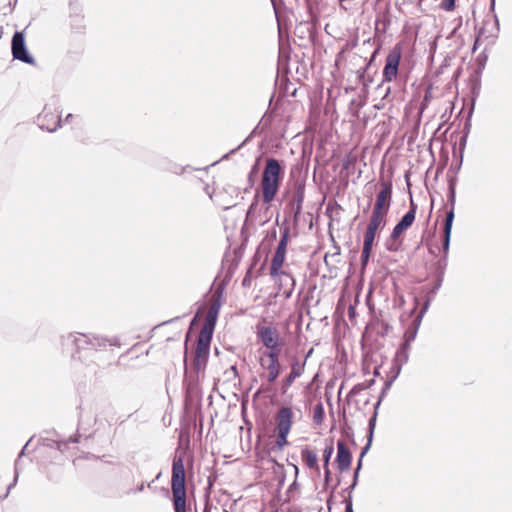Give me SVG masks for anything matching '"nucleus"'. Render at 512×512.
<instances>
[{
  "instance_id": "f257e3e1",
  "label": "nucleus",
  "mask_w": 512,
  "mask_h": 512,
  "mask_svg": "<svg viewBox=\"0 0 512 512\" xmlns=\"http://www.w3.org/2000/svg\"><path fill=\"white\" fill-rule=\"evenodd\" d=\"M283 177L284 170L279 161L275 158H268L260 181L261 198L264 204L269 205L275 199Z\"/></svg>"
},
{
  "instance_id": "f03ea898",
  "label": "nucleus",
  "mask_w": 512,
  "mask_h": 512,
  "mask_svg": "<svg viewBox=\"0 0 512 512\" xmlns=\"http://www.w3.org/2000/svg\"><path fill=\"white\" fill-rule=\"evenodd\" d=\"M186 472L184 460L176 456L172 462L171 490L175 512H187Z\"/></svg>"
},
{
  "instance_id": "7ed1b4c3",
  "label": "nucleus",
  "mask_w": 512,
  "mask_h": 512,
  "mask_svg": "<svg viewBox=\"0 0 512 512\" xmlns=\"http://www.w3.org/2000/svg\"><path fill=\"white\" fill-rule=\"evenodd\" d=\"M257 341L265 348L263 351L282 352L285 339L276 324L263 318L256 325Z\"/></svg>"
},
{
  "instance_id": "20e7f679",
  "label": "nucleus",
  "mask_w": 512,
  "mask_h": 512,
  "mask_svg": "<svg viewBox=\"0 0 512 512\" xmlns=\"http://www.w3.org/2000/svg\"><path fill=\"white\" fill-rule=\"evenodd\" d=\"M281 352L259 350L258 364L260 366L259 377L267 383H274L282 372L280 363Z\"/></svg>"
},
{
  "instance_id": "39448f33",
  "label": "nucleus",
  "mask_w": 512,
  "mask_h": 512,
  "mask_svg": "<svg viewBox=\"0 0 512 512\" xmlns=\"http://www.w3.org/2000/svg\"><path fill=\"white\" fill-rule=\"evenodd\" d=\"M295 412L291 406H281L274 415L275 443L282 449L288 444L287 437L293 426Z\"/></svg>"
},
{
  "instance_id": "423d86ee",
  "label": "nucleus",
  "mask_w": 512,
  "mask_h": 512,
  "mask_svg": "<svg viewBox=\"0 0 512 512\" xmlns=\"http://www.w3.org/2000/svg\"><path fill=\"white\" fill-rule=\"evenodd\" d=\"M417 212V205L410 199V206L408 212L401 218V220L395 225L390 234L389 239L386 243L387 250L391 252H397L401 249L403 240L401 239L402 234L412 226L415 221Z\"/></svg>"
},
{
  "instance_id": "0eeeda50",
  "label": "nucleus",
  "mask_w": 512,
  "mask_h": 512,
  "mask_svg": "<svg viewBox=\"0 0 512 512\" xmlns=\"http://www.w3.org/2000/svg\"><path fill=\"white\" fill-rule=\"evenodd\" d=\"M402 52L403 49L401 44H396L387 54L382 71V83H390L397 79L402 59Z\"/></svg>"
},
{
  "instance_id": "6e6552de",
  "label": "nucleus",
  "mask_w": 512,
  "mask_h": 512,
  "mask_svg": "<svg viewBox=\"0 0 512 512\" xmlns=\"http://www.w3.org/2000/svg\"><path fill=\"white\" fill-rule=\"evenodd\" d=\"M379 187L372 212L388 216L392 203L393 185L391 181H381Z\"/></svg>"
},
{
  "instance_id": "1a4fd4ad",
  "label": "nucleus",
  "mask_w": 512,
  "mask_h": 512,
  "mask_svg": "<svg viewBox=\"0 0 512 512\" xmlns=\"http://www.w3.org/2000/svg\"><path fill=\"white\" fill-rule=\"evenodd\" d=\"M212 336L200 334L198 335L197 344L194 352L193 358V368L196 372L203 371L207 365L209 352H210V344H211Z\"/></svg>"
},
{
  "instance_id": "9d476101",
  "label": "nucleus",
  "mask_w": 512,
  "mask_h": 512,
  "mask_svg": "<svg viewBox=\"0 0 512 512\" xmlns=\"http://www.w3.org/2000/svg\"><path fill=\"white\" fill-rule=\"evenodd\" d=\"M289 241V229L286 228L281 236V239L278 243L275 254L272 257L271 265H270V276L275 277L278 274H281L282 267L284 265L286 259V251L287 245Z\"/></svg>"
},
{
  "instance_id": "9b49d317",
  "label": "nucleus",
  "mask_w": 512,
  "mask_h": 512,
  "mask_svg": "<svg viewBox=\"0 0 512 512\" xmlns=\"http://www.w3.org/2000/svg\"><path fill=\"white\" fill-rule=\"evenodd\" d=\"M221 308V291H216L211 299V304L205 316V321L200 334L212 336Z\"/></svg>"
},
{
  "instance_id": "f8f14e48",
  "label": "nucleus",
  "mask_w": 512,
  "mask_h": 512,
  "mask_svg": "<svg viewBox=\"0 0 512 512\" xmlns=\"http://www.w3.org/2000/svg\"><path fill=\"white\" fill-rule=\"evenodd\" d=\"M387 223V215L371 212L366 231L364 233L365 240L375 241L376 235L379 231L384 229Z\"/></svg>"
},
{
  "instance_id": "ddd939ff",
  "label": "nucleus",
  "mask_w": 512,
  "mask_h": 512,
  "mask_svg": "<svg viewBox=\"0 0 512 512\" xmlns=\"http://www.w3.org/2000/svg\"><path fill=\"white\" fill-rule=\"evenodd\" d=\"M277 285V294H282L284 298L288 299L291 297L295 289V279L292 274L285 271H281V274L273 277Z\"/></svg>"
},
{
  "instance_id": "4468645a",
  "label": "nucleus",
  "mask_w": 512,
  "mask_h": 512,
  "mask_svg": "<svg viewBox=\"0 0 512 512\" xmlns=\"http://www.w3.org/2000/svg\"><path fill=\"white\" fill-rule=\"evenodd\" d=\"M12 54L15 59H18L25 63H32L33 59L28 54L26 47H25V41H24V35L22 32H15L12 38Z\"/></svg>"
},
{
  "instance_id": "2eb2a0df",
  "label": "nucleus",
  "mask_w": 512,
  "mask_h": 512,
  "mask_svg": "<svg viewBox=\"0 0 512 512\" xmlns=\"http://www.w3.org/2000/svg\"><path fill=\"white\" fill-rule=\"evenodd\" d=\"M352 455L349 448L344 441L337 442V456L336 463L340 472L348 471L350 469Z\"/></svg>"
},
{
  "instance_id": "dca6fc26",
  "label": "nucleus",
  "mask_w": 512,
  "mask_h": 512,
  "mask_svg": "<svg viewBox=\"0 0 512 512\" xmlns=\"http://www.w3.org/2000/svg\"><path fill=\"white\" fill-rule=\"evenodd\" d=\"M301 460L307 468L314 470L317 474L320 473L318 457L315 451L308 447L303 448L301 450Z\"/></svg>"
},
{
  "instance_id": "f3484780",
  "label": "nucleus",
  "mask_w": 512,
  "mask_h": 512,
  "mask_svg": "<svg viewBox=\"0 0 512 512\" xmlns=\"http://www.w3.org/2000/svg\"><path fill=\"white\" fill-rule=\"evenodd\" d=\"M38 120L42 127H46L47 130L53 131L59 126V117L51 112H43L39 115Z\"/></svg>"
},
{
  "instance_id": "a211bd4d",
  "label": "nucleus",
  "mask_w": 512,
  "mask_h": 512,
  "mask_svg": "<svg viewBox=\"0 0 512 512\" xmlns=\"http://www.w3.org/2000/svg\"><path fill=\"white\" fill-rule=\"evenodd\" d=\"M454 220V211L451 209L445 219L444 223V240H443V250L446 253L449 249V243H450V236H451V229H452V223Z\"/></svg>"
},
{
  "instance_id": "6ab92c4d",
  "label": "nucleus",
  "mask_w": 512,
  "mask_h": 512,
  "mask_svg": "<svg viewBox=\"0 0 512 512\" xmlns=\"http://www.w3.org/2000/svg\"><path fill=\"white\" fill-rule=\"evenodd\" d=\"M303 192L298 190L294 196V200L291 202V208L294 211L295 217H297L302 210Z\"/></svg>"
},
{
  "instance_id": "aec40b11",
  "label": "nucleus",
  "mask_w": 512,
  "mask_h": 512,
  "mask_svg": "<svg viewBox=\"0 0 512 512\" xmlns=\"http://www.w3.org/2000/svg\"><path fill=\"white\" fill-rule=\"evenodd\" d=\"M325 412L321 402L315 405L313 409V421L317 425H321L324 421Z\"/></svg>"
},
{
  "instance_id": "412c9836",
  "label": "nucleus",
  "mask_w": 512,
  "mask_h": 512,
  "mask_svg": "<svg viewBox=\"0 0 512 512\" xmlns=\"http://www.w3.org/2000/svg\"><path fill=\"white\" fill-rule=\"evenodd\" d=\"M373 244H374V242H372L371 240L363 239V249H362L361 258H362V262L364 264L368 261V259L370 257Z\"/></svg>"
},
{
  "instance_id": "4be33fe9",
  "label": "nucleus",
  "mask_w": 512,
  "mask_h": 512,
  "mask_svg": "<svg viewBox=\"0 0 512 512\" xmlns=\"http://www.w3.org/2000/svg\"><path fill=\"white\" fill-rule=\"evenodd\" d=\"M304 363H300L297 359L291 364L290 374L296 378L300 377L304 372Z\"/></svg>"
},
{
  "instance_id": "5701e85b",
  "label": "nucleus",
  "mask_w": 512,
  "mask_h": 512,
  "mask_svg": "<svg viewBox=\"0 0 512 512\" xmlns=\"http://www.w3.org/2000/svg\"><path fill=\"white\" fill-rule=\"evenodd\" d=\"M334 452V446H333V443L330 442V444H328L324 450H323V455H322V458H323V467H327L329 466V461L331 459V456Z\"/></svg>"
},
{
  "instance_id": "b1692460",
  "label": "nucleus",
  "mask_w": 512,
  "mask_h": 512,
  "mask_svg": "<svg viewBox=\"0 0 512 512\" xmlns=\"http://www.w3.org/2000/svg\"><path fill=\"white\" fill-rule=\"evenodd\" d=\"M439 7L446 12H452L456 9V0H441Z\"/></svg>"
},
{
  "instance_id": "393cba45",
  "label": "nucleus",
  "mask_w": 512,
  "mask_h": 512,
  "mask_svg": "<svg viewBox=\"0 0 512 512\" xmlns=\"http://www.w3.org/2000/svg\"><path fill=\"white\" fill-rule=\"evenodd\" d=\"M340 7L345 11H351L355 8L356 3L354 0H339Z\"/></svg>"
},
{
  "instance_id": "a878e982",
  "label": "nucleus",
  "mask_w": 512,
  "mask_h": 512,
  "mask_svg": "<svg viewBox=\"0 0 512 512\" xmlns=\"http://www.w3.org/2000/svg\"><path fill=\"white\" fill-rule=\"evenodd\" d=\"M296 380V377L291 375L290 373L285 377V379L283 380V389L284 391L289 388L293 383L294 381Z\"/></svg>"
},
{
  "instance_id": "bb28decb",
  "label": "nucleus",
  "mask_w": 512,
  "mask_h": 512,
  "mask_svg": "<svg viewBox=\"0 0 512 512\" xmlns=\"http://www.w3.org/2000/svg\"><path fill=\"white\" fill-rule=\"evenodd\" d=\"M110 346V347H119L120 344L117 342V341H112V340H107V339H103L101 343H99V346H103V347H106V346Z\"/></svg>"
},
{
  "instance_id": "cd10ccee",
  "label": "nucleus",
  "mask_w": 512,
  "mask_h": 512,
  "mask_svg": "<svg viewBox=\"0 0 512 512\" xmlns=\"http://www.w3.org/2000/svg\"><path fill=\"white\" fill-rule=\"evenodd\" d=\"M356 315V310H355V307L350 305L349 306V309H348V316L350 319H353Z\"/></svg>"
},
{
  "instance_id": "c85d7f7f",
  "label": "nucleus",
  "mask_w": 512,
  "mask_h": 512,
  "mask_svg": "<svg viewBox=\"0 0 512 512\" xmlns=\"http://www.w3.org/2000/svg\"><path fill=\"white\" fill-rule=\"evenodd\" d=\"M407 348H408V343H407V342L403 343V344L401 345L400 350H399V351H398V353H397V354H398V356H399V355H401V354H404V353L406 352Z\"/></svg>"
},
{
  "instance_id": "c756f323",
  "label": "nucleus",
  "mask_w": 512,
  "mask_h": 512,
  "mask_svg": "<svg viewBox=\"0 0 512 512\" xmlns=\"http://www.w3.org/2000/svg\"><path fill=\"white\" fill-rule=\"evenodd\" d=\"M323 468H324V472H325V480L327 482L329 480V478H330L331 472H330L329 466L323 467Z\"/></svg>"
},
{
  "instance_id": "7c9ffc66",
  "label": "nucleus",
  "mask_w": 512,
  "mask_h": 512,
  "mask_svg": "<svg viewBox=\"0 0 512 512\" xmlns=\"http://www.w3.org/2000/svg\"><path fill=\"white\" fill-rule=\"evenodd\" d=\"M346 512H353L351 501H347V503H346Z\"/></svg>"
},
{
  "instance_id": "2f4dec72",
  "label": "nucleus",
  "mask_w": 512,
  "mask_h": 512,
  "mask_svg": "<svg viewBox=\"0 0 512 512\" xmlns=\"http://www.w3.org/2000/svg\"><path fill=\"white\" fill-rule=\"evenodd\" d=\"M203 512H210V507H209L208 503L205 505Z\"/></svg>"
},
{
  "instance_id": "473e14b6",
  "label": "nucleus",
  "mask_w": 512,
  "mask_h": 512,
  "mask_svg": "<svg viewBox=\"0 0 512 512\" xmlns=\"http://www.w3.org/2000/svg\"><path fill=\"white\" fill-rule=\"evenodd\" d=\"M293 468L295 470V474L297 475L298 474V467L296 465H293Z\"/></svg>"
},
{
  "instance_id": "72a5a7b5",
  "label": "nucleus",
  "mask_w": 512,
  "mask_h": 512,
  "mask_svg": "<svg viewBox=\"0 0 512 512\" xmlns=\"http://www.w3.org/2000/svg\"><path fill=\"white\" fill-rule=\"evenodd\" d=\"M360 467H361V460L359 461L358 468L356 470V474L358 473V470L360 469Z\"/></svg>"
},
{
  "instance_id": "f704fd0d",
  "label": "nucleus",
  "mask_w": 512,
  "mask_h": 512,
  "mask_svg": "<svg viewBox=\"0 0 512 512\" xmlns=\"http://www.w3.org/2000/svg\"><path fill=\"white\" fill-rule=\"evenodd\" d=\"M72 115L71 114H68L67 117H66V120H68L69 118H71Z\"/></svg>"
},
{
  "instance_id": "c9c22d12",
  "label": "nucleus",
  "mask_w": 512,
  "mask_h": 512,
  "mask_svg": "<svg viewBox=\"0 0 512 512\" xmlns=\"http://www.w3.org/2000/svg\"><path fill=\"white\" fill-rule=\"evenodd\" d=\"M297 412L299 413V415L301 416L302 412L300 409H297Z\"/></svg>"
}]
</instances>
